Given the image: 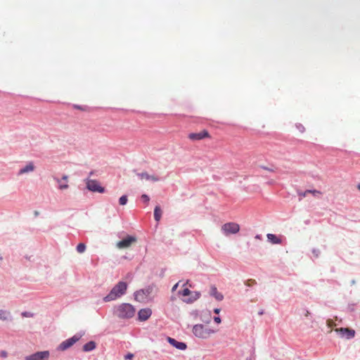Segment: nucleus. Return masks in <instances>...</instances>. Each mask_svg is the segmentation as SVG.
Masks as SVG:
<instances>
[{
  "label": "nucleus",
  "instance_id": "obj_13",
  "mask_svg": "<svg viewBox=\"0 0 360 360\" xmlns=\"http://www.w3.org/2000/svg\"><path fill=\"white\" fill-rule=\"evenodd\" d=\"M167 340L170 345H172V346H174V347H176L178 349L184 350L187 347L186 345L184 342H178L172 338H170V337L167 338Z\"/></svg>",
  "mask_w": 360,
  "mask_h": 360
},
{
  "label": "nucleus",
  "instance_id": "obj_40",
  "mask_svg": "<svg viewBox=\"0 0 360 360\" xmlns=\"http://www.w3.org/2000/svg\"><path fill=\"white\" fill-rule=\"evenodd\" d=\"M2 260H3L2 257H0V264H1V262H2Z\"/></svg>",
  "mask_w": 360,
  "mask_h": 360
},
{
  "label": "nucleus",
  "instance_id": "obj_16",
  "mask_svg": "<svg viewBox=\"0 0 360 360\" xmlns=\"http://www.w3.org/2000/svg\"><path fill=\"white\" fill-rule=\"evenodd\" d=\"M210 295L214 297L218 301H221L224 299L223 295L217 290V288L214 285H212L210 288Z\"/></svg>",
  "mask_w": 360,
  "mask_h": 360
},
{
  "label": "nucleus",
  "instance_id": "obj_7",
  "mask_svg": "<svg viewBox=\"0 0 360 360\" xmlns=\"http://www.w3.org/2000/svg\"><path fill=\"white\" fill-rule=\"evenodd\" d=\"M82 335L79 334H76L72 338L65 340V341L62 342L60 345L58 346V349L60 351H65L67 349L72 347L75 343H76L77 341L79 340Z\"/></svg>",
  "mask_w": 360,
  "mask_h": 360
},
{
  "label": "nucleus",
  "instance_id": "obj_28",
  "mask_svg": "<svg viewBox=\"0 0 360 360\" xmlns=\"http://www.w3.org/2000/svg\"><path fill=\"white\" fill-rule=\"evenodd\" d=\"M255 283H256V281H255V280H253V279H249V280H248V281H247V282H246V283H245V284H246L248 286H252V285H255Z\"/></svg>",
  "mask_w": 360,
  "mask_h": 360
},
{
  "label": "nucleus",
  "instance_id": "obj_33",
  "mask_svg": "<svg viewBox=\"0 0 360 360\" xmlns=\"http://www.w3.org/2000/svg\"><path fill=\"white\" fill-rule=\"evenodd\" d=\"M134 357V354H131V353H129L127 354L126 356H125V359H129V360H131L132 358Z\"/></svg>",
  "mask_w": 360,
  "mask_h": 360
},
{
  "label": "nucleus",
  "instance_id": "obj_4",
  "mask_svg": "<svg viewBox=\"0 0 360 360\" xmlns=\"http://www.w3.org/2000/svg\"><path fill=\"white\" fill-rule=\"evenodd\" d=\"M240 231V226L235 222L225 223L221 226V231L225 236L236 234Z\"/></svg>",
  "mask_w": 360,
  "mask_h": 360
},
{
  "label": "nucleus",
  "instance_id": "obj_15",
  "mask_svg": "<svg viewBox=\"0 0 360 360\" xmlns=\"http://www.w3.org/2000/svg\"><path fill=\"white\" fill-rule=\"evenodd\" d=\"M139 177L140 179L143 180L146 179L147 181H158L159 178L154 175H150L147 172H142L140 174H138Z\"/></svg>",
  "mask_w": 360,
  "mask_h": 360
},
{
  "label": "nucleus",
  "instance_id": "obj_2",
  "mask_svg": "<svg viewBox=\"0 0 360 360\" xmlns=\"http://www.w3.org/2000/svg\"><path fill=\"white\" fill-rule=\"evenodd\" d=\"M135 312L136 309L131 304L122 303L115 307L114 314L120 319H130L134 316Z\"/></svg>",
  "mask_w": 360,
  "mask_h": 360
},
{
  "label": "nucleus",
  "instance_id": "obj_9",
  "mask_svg": "<svg viewBox=\"0 0 360 360\" xmlns=\"http://www.w3.org/2000/svg\"><path fill=\"white\" fill-rule=\"evenodd\" d=\"M50 354L49 351L37 352L25 357V360H48Z\"/></svg>",
  "mask_w": 360,
  "mask_h": 360
},
{
  "label": "nucleus",
  "instance_id": "obj_32",
  "mask_svg": "<svg viewBox=\"0 0 360 360\" xmlns=\"http://www.w3.org/2000/svg\"><path fill=\"white\" fill-rule=\"evenodd\" d=\"M60 180H62V181H65V183L68 184V175H63Z\"/></svg>",
  "mask_w": 360,
  "mask_h": 360
},
{
  "label": "nucleus",
  "instance_id": "obj_34",
  "mask_svg": "<svg viewBox=\"0 0 360 360\" xmlns=\"http://www.w3.org/2000/svg\"><path fill=\"white\" fill-rule=\"evenodd\" d=\"M214 321L217 323H221V319L219 317V316H215L214 318Z\"/></svg>",
  "mask_w": 360,
  "mask_h": 360
},
{
  "label": "nucleus",
  "instance_id": "obj_11",
  "mask_svg": "<svg viewBox=\"0 0 360 360\" xmlns=\"http://www.w3.org/2000/svg\"><path fill=\"white\" fill-rule=\"evenodd\" d=\"M209 137L210 134L207 130H202L198 133H191L188 135V138L192 141H198Z\"/></svg>",
  "mask_w": 360,
  "mask_h": 360
},
{
  "label": "nucleus",
  "instance_id": "obj_10",
  "mask_svg": "<svg viewBox=\"0 0 360 360\" xmlns=\"http://www.w3.org/2000/svg\"><path fill=\"white\" fill-rule=\"evenodd\" d=\"M136 241V238L134 236H128L127 238L119 241L117 243V248L119 249L127 248L131 245L132 243Z\"/></svg>",
  "mask_w": 360,
  "mask_h": 360
},
{
  "label": "nucleus",
  "instance_id": "obj_20",
  "mask_svg": "<svg viewBox=\"0 0 360 360\" xmlns=\"http://www.w3.org/2000/svg\"><path fill=\"white\" fill-rule=\"evenodd\" d=\"M54 180L58 184V189H60V190H65V189H68L69 188L68 184L65 183V181H62V180H60L59 178L54 177Z\"/></svg>",
  "mask_w": 360,
  "mask_h": 360
},
{
  "label": "nucleus",
  "instance_id": "obj_14",
  "mask_svg": "<svg viewBox=\"0 0 360 360\" xmlns=\"http://www.w3.org/2000/svg\"><path fill=\"white\" fill-rule=\"evenodd\" d=\"M35 167L33 162H29L26 166L21 168L18 172V175H22L25 173L32 172L34 170Z\"/></svg>",
  "mask_w": 360,
  "mask_h": 360
},
{
  "label": "nucleus",
  "instance_id": "obj_27",
  "mask_svg": "<svg viewBox=\"0 0 360 360\" xmlns=\"http://www.w3.org/2000/svg\"><path fill=\"white\" fill-rule=\"evenodd\" d=\"M141 199L143 200V201L144 202H146V204L148 203L149 200H150V198L148 197V195H147L146 194H143L141 195Z\"/></svg>",
  "mask_w": 360,
  "mask_h": 360
},
{
  "label": "nucleus",
  "instance_id": "obj_17",
  "mask_svg": "<svg viewBox=\"0 0 360 360\" xmlns=\"http://www.w3.org/2000/svg\"><path fill=\"white\" fill-rule=\"evenodd\" d=\"M268 240L272 244H281L282 243L281 239L273 233H268L266 235Z\"/></svg>",
  "mask_w": 360,
  "mask_h": 360
},
{
  "label": "nucleus",
  "instance_id": "obj_1",
  "mask_svg": "<svg viewBox=\"0 0 360 360\" xmlns=\"http://www.w3.org/2000/svg\"><path fill=\"white\" fill-rule=\"evenodd\" d=\"M127 289V283L120 281L112 288L109 294L103 298V300L106 302L115 300L124 295Z\"/></svg>",
  "mask_w": 360,
  "mask_h": 360
},
{
  "label": "nucleus",
  "instance_id": "obj_30",
  "mask_svg": "<svg viewBox=\"0 0 360 360\" xmlns=\"http://www.w3.org/2000/svg\"><path fill=\"white\" fill-rule=\"evenodd\" d=\"M73 107L75 109H78V110H82V111H85L86 110V107L79 106V105H74Z\"/></svg>",
  "mask_w": 360,
  "mask_h": 360
},
{
  "label": "nucleus",
  "instance_id": "obj_22",
  "mask_svg": "<svg viewBox=\"0 0 360 360\" xmlns=\"http://www.w3.org/2000/svg\"><path fill=\"white\" fill-rule=\"evenodd\" d=\"M9 315V312L0 309V320L6 321L8 319Z\"/></svg>",
  "mask_w": 360,
  "mask_h": 360
},
{
  "label": "nucleus",
  "instance_id": "obj_18",
  "mask_svg": "<svg viewBox=\"0 0 360 360\" xmlns=\"http://www.w3.org/2000/svg\"><path fill=\"white\" fill-rule=\"evenodd\" d=\"M150 292H151V289H150V288L137 291L135 293V298H136V300H142L143 298V297L144 295H146V294L148 295L150 293Z\"/></svg>",
  "mask_w": 360,
  "mask_h": 360
},
{
  "label": "nucleus",
  "instance_id": "obj_19",
  "mask_svg": "<svg viewBox=\"0 0 360 360\" xmlns=\"http://www.w3.org/2000/svg\"><path fill=\"white\" fill-rule=\"evenodd\" d=\"M96 342L94 341H90L87 343H86L83 346V351L84 352H90L94 350L96 348Z\"/></svg>",
  "mask_w": 360,
  "mask_h": 360
},
{
  "label": "nucleus",
  "instance_id": "obj_8",
  "mask_svg": "<svg viewBox=\"0 0 360 360\" xmlns=\"http://www.w3.org/2000/svg\"><path fill=\"white\" fill-rule=\"evenodd\" d=\"M335 331L342 338L352 339L355 335V330L349 328H335Z\"/></svg>",
  "mask_w": 360,
  "mask_h": 360
},
{
  "label": "nucleus",
  "instance_id": "obj_26",
  "mask_svg": "<svg viewBox=\"0 0 360 360\" xmlns=\"http://www.w3.org/2000/svg\"><path fill=\"white\" fill-rule=\"evenodd\" d=\"M296 127L301 133L305 131L304 127L302 124H297Z\"/></svg>",
  "mask_w": 360,
  "mask_h": 360
},
{
  "label": "nucleus",
  "instance_id": "obj_39",
  "mask_svg": "<svg viewBox=\"0 0 360 360\" xmlns=\"http://www.w3.org/2000/svg\"><path fill=\"white\" fill-rule=\"evenodd\" d=\"M309 314V312L307 311L305 316H307Z\"/></svg>",
  "mask_w": 360,
  "mask_h": 360
},
{
  "label": "nucleus",
  "instance_id": "obj_31",
  "mask_svg": "<svg viewBox=\"0 0 360 360\" xmlns=\"http://www.w3.org/2000/svg\"><path fill=\"white\" fill-rule=\"evenodd\" d=\"M327 325L329 328H332L333 326L335 325V323L333 320L329 319L327 321Z\"/></svg>",
  "mask_w": 360,
  "mask_h": 360
},
{
  "label": "nucleus",
  "instance_id": "obj_42",
  "mask_svg": "<svg viewBox=\"0 0 360 360\" xmlns=\"http://www.w3.org/2000/svg\"><path fill=\"white\" fill-rule=\"evenodd\" d=\"M187 284H188V281H187V282H186V283L183 285V286H185V285H187Z\"/></svg>",
  "mask_w": 360,
  "mask_h": 360
},
{
  "label": "nucleus",
  "instance_id": "obj_6",
  "mask_svg": "<svg viewBox=\"0 0 360 360\" xmlns=\"http://www.w3.org/2000/svg\"><path fill=\"white\" fill-rule=\"evenodd\" d=\"M86 188L89 191L92 192H98L103 193L105 192V188L100 185L98 181L93 179L86 180Z\"/></svg>",
  "mask_w": 360,
  "mask_h": 360
},
{
  "label": "nucleus",
  "instance_id": "obj_36",
  "mask_svg": "<svg viewBox=\"0 0 360 360\" xmlns=\"http://www.w3.org/2000/svg\"><path fill=\"white\" fill-rule=\"evenodd\" d=\"M179 283H176V284L172 287V291H175V290L177 289L178 285H179Z\"/></svg>",
  "mask_w": 360,
  "mask_h": 360
},
{
  "label": "nucleus",
  "instance_id": "obj_5",
  "mask_svg": "<svg viewBox=\"0 0 360 360\" xmlns=\"http://www.w3.org/2000/svg\"><path fill=\"white\" fill-rule=\"evenodd\" d=\"M179 294L182 295L184 297L191 296L188 298H184L183 300V301L186 303H191V302L197 300L200 296V293L199 292H191L187 288H185L183 290L179 291Z\"/></svg>",
  "mask_w": 360,
  "mask_h": 360
},
{
  "label": "nucleus",
  "instance_id": "obj_35",
  "mask_svg": "<svg viewBox=\"0 0 360 360\" xmlns=\"http://www.w3.org/2000/svg\"><path fill=\"white\" fill-rule=\"evenodd\" d=\"M0 356L1 357H6L7 356V352L6 351H1L0 353Z\"/></svg>",
  "mask_w": 360,
  "mask_h": 360
},
{
  "label": "nucleus",
  "instance_id": "obj_25",
  "mask_svg": "<svg viewBox=\"0 0 360 360\" xmlns=\"http://www.w3.org/2000/svg\"><path fill=\"white\" fill-rule=\"evenodd\" d=\"M305 193H311L314 195H320L321 194V192L317 190H307Z\"/></svg>",
  "mask_w": 360,
  "mask_h": 360
},
{
  "label": "nucleus",
  "instance_id": "obj_38",
  "mask_svg": "<svg viewBox=\"0 0 360 360\" xmlns=\"http://www.w3.org/2000/svg\"><path fill=\"white\" fill-rule=\"evenodd\" d=\"M357 188L360 191V184L357 185Z\"/></svg>",
  "mask_w": 360,
  "mask_h": 360
},
{
  "label": "nucleus",
  "instance_id": "obj_21",
  "mask_svg": "<svg viewBox=\"0 0 360 360\" xmlns=\"http://www.w3.org/2000/svg\"><path fill=\"white\" fill-rule=\"evenodd\" d=\"M162 217V210L159 206H156L154 210V218L156 221H159Z\"/></svg>",
  "mask_w": 360,
  "mask_h": 360
},
{
  "label": "nucleus",
  "instance_id": "obj_37",
  "mask_svg": "<svg viewBox=\"0 0 360 360\" xmlns=\"http://www.w3.org/2000/svg\"><path fill=\"white\" fill-rule=\"evenodd\" d=\"M219 311H220V309H215L214 310V312L215 314H219Z\"/></svg>",
  "mask_w": 360,
  "mask_h": 360
},
{
  "label": "nucleus",
  "instance_id": "obj_3",
  "mask_svg": "<svg viewBox=\"0 0 360 360\" xmlns=\"http://www.w3.org/2000/svg\"><path fill=\"white\" fill-rule=\"evenodd\" d=\"M193 333L196 337L205 339L213 334L214 331L202 324H197L193 326Z\"/></svg>",
  "mask_w": 360,
  "mask_h": 360
},
{
  "label": "nucleus",
  "instance_id": "obj_41",
  "mask_svg": "<svg viewBox=\"0 0 360 360\" xmlns=\"http://www.w3.org/2000/svg\"><path fill=\"white\" fill-rule=\"evenodd\" d=\"M307 193H305V192H304L302 195L304 197V196L307 195Z\"/></svg>",
  "mask_w": 360,
  "mask_h": 360
},
{
  "label": "nucleus",
  "instance_id": "obj_24",
  "mask_svg": "<svg viewBox=\"0 0 360 360\" xmlns=\"http://www.w3.org/2000/svg\"><path fill=\"white\" fill-rule=\"evenodd\" d=\"M127 201H128V199H127V196L126 195L121 196L119 199V203L121 205H126Z\"/></svg>",
  "mask_w": 360,
  "mask_h": 360
},
{
  "label": "nucleus",
  "instance_id": "obj_23",
  "mask_svg": "<svg viewBox=\"0 0 360 360\" xmlns=\"http://www.w3.org/2000/svg\"><path fill=\"white\" fill-rule=\"evenodd\" d=\"M86 250V245L84 243H79L77 246V251L79 253H83Z\"/></svg>",
  "mask_w": 360,
  "mask_h": 360
},
{
  "label": "nucleus",
  "instance_id": "obj_29",
  "mask_svg": "<svg viewBox=\"0 0 360 360\" xmlns=\"http://www.w3.org/2000/svg\"><path fill=\"white\" fill-rule=\"evenodd\" d=\"M22 316H25V317H32L33 314H32L31 312H29V311H25V312L22 313Z\"/></svg>",
  "mask_w": 360,
  "mask_h": 360
},
{
  "label": "nucleus",
  "instance_id": "obj_12",
  "mask_svg": "<svg viewBox=\"0 0 360 360\" xmlns=\"http://www.w3.org/2000/svg\"><path fill=\"white\" fill-rule=\"evenodd\" d=\"M152 314L150 309H142L138 312L139 320L141 321H145L149 319Z\"/></svg>",
  "mask_w": 360,
  "mask_h": 360
}]
</instances>
